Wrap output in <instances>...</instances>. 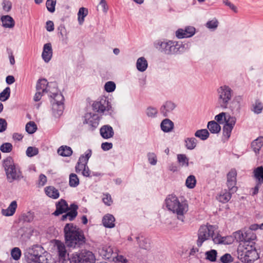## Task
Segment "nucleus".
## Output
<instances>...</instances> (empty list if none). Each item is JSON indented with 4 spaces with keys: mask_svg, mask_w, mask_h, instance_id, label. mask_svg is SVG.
<instances>
[{
    "mask_svg": "<svg viewBox=\"0 0 263 263\" xmlns=\"http://www.w3.org/2000/svg\"><path fill=\"white\" fill-rule=\"evenodd\" d=\"M3 26L6 28H12L14 26V21L9 15L3 16L1 18Z\"/></svg>",
    "mask_w": 263,
    "mask_h": 263,
    "instance_id": "cd10ccee",
    "label": "nucleus"
},
{
    "mask_svg": "<svg viewBox=\"0 0 263 263\" xmlns=\"http://www.w3.org/2000/svg\"><path fill=\"white\" fill-rule=\"evenodd\" d=\"M100 134L103 138L109 139L113 137L114 132L110 126L106 125L101 128Z\"/></svg>",
    "mask_w": 263,
    "mask_h": 263,
    "instance_id": "aec40b11",
    "label": "nucleus"
},
{
    "mask_svg": "<svg viewBox=\"0 0 263 263\" xmlns=\"http://www.w3.org/2000/svg\"><path fill=\"white\" fill-rule=\"evenodd\" d=\"M174 124L169 119H164L161 124V127L162 130L165 132H170L173 128Z\"/></svg>",
    "mask_w": 263,
    "mask_h": 263,
    "instance_id": "7c9ffc66",
    "label": "nucleus"
},
{
    "mask_svg": "<svg viewBox=\"0 0 263 263\" xmlns=\"http://www.w3.org/2000/svg\"><path fill=\"white\" fill-rule=\"evenodd\" d=\"M235 123L236 118L235 117L228 118V121L225 123L223 128V135L227 139L230 137Z\"/></svg>",
    "mask_w": 263,
    "mask_h": 263,
    "instance_id": "4468645a",
    "label": "nucleus"
},
{
    "mask_svg": "<svg viewBox=\"0 0 263 263\" xmlns=\"http://www.w3.org/2000/svg\"><path fill=\"white\" fill-rule=\"evenodd\" d=\"M115 219L114 217L110 214H107L104 216L102 222L105 227L113 228L115 226Z\"/></svg>",
    "mask_w": 263,
    "mask_h": 263,
    "instance_id": "a878e982",
    "label": "nucleus"
},
{
    "mask_svg": "<svg viewBox=\"0 0 263 263\" xmlns=\"http://www.w3.org/2000/svg\"><path fill=\"white\" fill-rule=\"evenodd\" d=\"M205 259L210 261L214 262L216 260L217 252L215 250H211L205 253Z\"/></svg>",
    "mask_w": 263,
    "mask_h": 263,
    "instance_id": "e433bc0d",
    "label": "nucleus"
},
{
    "mask_svg": "<svg viewBox=\"0 0 263 263\" xmlns=\"http://www.w3.org/2000/svg\"><path fill=\"white\" fill-rule=\"evenodd\" d=\"M46 28L48 31H52L54 30V24L52 21H48L46 22Z\"/></svg>",
    "mask_w": 263,
    "mask_h": 263,
    "instance_id": "0e129e2a",
    "label": "nucleus"
},
{
    "mask_svg": "<svg viewBox=\"0 0 263 263\" xmlns=\"http://www.w3.org/2000/svg\"><path fill=\"white\" fill-rule=\"evenodd\" d=\"M220 261L222 263H230L233 261V257L230 254H225L220 258Z\"/></svg>",
    "mask_w": 263,
    "mask_h": 263,
    "instance_id": "5fc2aeb1",
    "label": "nucleus"
},
{
    "mask_svg": "<svg viewBox=\"0 0 263 263\" xmlns=\"http://www.w3.org/2000/svg\"><path fill=\"white\" fill-rule=\"evenodd\" d=\"M37 129L36 125L34 122L30 121L26 125V130L29 134L34 133Z\"/></svg>",
    "mask_w": 263,
    "mask_h": 263,
    "instance_id": "c03bdc74",
    "label": "nucleus"
},
{
    "mask_svg": "<svg viewBox=\"0 0 263 263\" xmlns=\"http://www.w3.org/2000/svg\"><path fill=\"white\" fill-rule=\"evenodd\" d=\"M218 103L222 108H227L232 98V90L227 86H221L218 89Z\"/></svg>",
    "mask_w": 263,
    "mask_h": 263,
    "instance_id": "6e6552de",
    "label": "nucleus"
},
{
    "mask_svg": "<svg viewBox=\"0 0 263 263\" xmlns=\"http://www.w3.org/2000/svg\"><path fill=\"white\" fill-rule=\"evenodd\" d=\"M10 89L9 87H6L1 93H0V100L2 101H6L10 97Z\"/></svg>",
    "mask_w": 263,
    "mask_h": 263,
    "instance_id": "a18cd8bd",
    "label": "nucleus"
},
{
    "mask_svg": "<svg viewBox=\"0 0 263 263\" xmlns=\"http://www.w3.org/2000/svg\"><path fill=\"white\" fill-rule=\"evenodd\" d=\"M157 45V48L167 54L176 53L180 51V49L182 47L181 44L173 41L158 42Z\"/></svg>",
    "mask_w": 263,
    "mask_h": 263,
    "instance_id": "423d86ee",
    "label": "nucleus"
},
{
    "mask_svg": "<svg viewBox=\"0 0 263 263\" xmlns=\"http://www.w3.org/2000/svg\"><path fill=\"white\" fill-rule=\"evenodd\" d=\"M177 158H178V160L179 162L180 163V164L181 165H182V166H183V165L187 166L188 165L189 160L185 155H183V154L178 155Z\"/></svg>",
    "mask_w": 263,
    "mask_h": 263,
    "instance_id": "8fccbe9b",
    "label": "nucleus"
},
{
    "mask_svg": "<svg viewBox=\"0 0 263 263\" xmlns=\"http://www.w3.org/2000/svg\"><path fill=\"white\" fill-rule=\"evenodd\" d=\"M175 107V104L170 101L166 102L165 104L161 107V112L165 117L167 116L168 114L171 112Z\"/></svg>",
    "mask_w": 263,
    "mask_h": 263,
    "instance_id": "bb28decb",
    "label": "nucleus"
},
{
    "mask_svg": "<svg viewBox=\"0 0 263 263\" xmlns=\"http://www.w3.org/2000/svg\"><path fill=\"white\" fill-rule=\"evenodd\" d=\"M7 123L5 119H0V132L5 131L7 128Z\"/></svg>",
    "mask_w": 263,
    "mask_h": 263,
    "instance_id": "e2e57ef3",
    "label": "nucleus"
},
{
    "mask_svg": "<svg viewBox=\"0 0 263 263\" xmlns=\"http://www.w3.org/2000/svg\"><path fill=\"white\" fill-rule=\"evenodd\" d=\"M195 33V28L194 27L187 26L184 29H179L176 31V36L178 39L190 37Z\"/></svg>",
    "mask_w": 263,
    "mask_h": 263,
    "instance_id": "ddd939ff",
    "label": "nucleus"
},
{
    "mask_svg": "<svg viewBox=\"0 0 263 263\" xmlns=\"http://www.w3.org/2000/svg\"><path fill=\"white\" fill-rule=\"evenodd\" d=\"M48 83L46 79L39 80L36 84V91H40L43 92H47Z\"/></svg>",
    "mask_w": 263,
    "mask_h": 263,
    "instance_id": "f704fd0d",
    "label": "nucleus"
},
{
    "mask_svg": "<svg viewBox=\"0 0 263 263\" xmlns=\"http://www.w3.org/2000/svg\"><path fill=\"white\" fill-rule=\"evenodd\" d=\"M226 190H222L217 196V200L222 203L228 202L231 198V193Z\"/></svg>",
    "mask_w": 263,
    "mask_h": 263,
    "instance_id": "4be33fe9",
    "label": "nucleus"
},
{
    "mask_svg": "<svg viewBox=\"0 0 263 263\" xmlns=\"http://www.w3.org/2000/svg\"><path fill=\"white\" fill-rule=\"evenodd\" d=\"M137 68L140 71H145L147 67V62L146 59L143 57L139 58L137 61Z\"/></svg>",
    "mask_w": 263,
    "mask_h": 263,
    "instance_id": "2f4dec72",
    "label": "nucleus"
},
{
    "mask_svg": "<svg viewBox=\"0 0 263 263\" xmlns=\"http://www.w3.org/2000/svg\"><path fill=\"white\" fill-rule=\"evenodd\" d=\"M17 206L16 201H13L7 209L2 210V214L6 216L13 215L15 212Z\"/></svg>",
    "mask_w": 263,
    "mask_h": 263,
    "instance_id": "393cba45",
    "label": "nucleus"
},
{
    "mask_svg": "<svg viewBox=\"0 0 263 263\" xmlns=\"http://www.w3.org/2000/svg\"><path fill=\"white\" fill-rule=\"evenodd\" d=\"M238 258L246 263H252L259 258L252 243H240L237 249Z\"/></svg>",
    "mask_w": 263,
    "mask_h": 263,
    "instance_id": "7ed1b4c3",
    "label": "nucleus"
},
{
    "mask_svg": "<svg viewBox=\"0 0 263 263\" xmlns=\"http://www.w3.org/2000/svg\"><path fill=\"white\" fill-rule=\"evenodd\" d=\"M196 184V179L195 177L193 175L189 176L185 182V184L186 186L189 189H193Z\"/></svg>",
    "mask_w": 263,
    "mask_h": 263,
    "instance_id": "58836bf2",
    "label": "nucleus"
},
{
    "mask_svg": "<svg viewBox=\"0 0 263 263\" xmlns=\"http://www.w3.org/2000/svg\"><path fill=\"white\" fill-rule=\"evenodd\" d=\"M262 109V105L261 103L256 102L254 106V111L255 112L259 114L261 112Z\"/></svg>",
    "mask_w": 263,
    "mask_h": 263,
    "instance_id": "052dcab7",
    "label": "nucleus"
},
{
    "mask_svg": "<svg viewBox=\"0 0 263 263\" xmlns=\"http://www.w3.org/2000/svg\"><path fill=\"white\" fill-rule=\"evenodd\" d=\"M55 246L58 250L60 261L64 263L65 261L69 259L66 247L63 242L59 240H56Z\"/></svg>",
    "mask_w": 263,
    "mask_h": 263,
    "instance_id": "f8f14e48",
    "label": "nucleus"
},
{
    "mask_svg": "<svg viewBox=\"0 0 263 263\" xmlns=\"http://www.w3.org/2000/svg\"><path fill=\"white\" fill-rule=\"evenodd\" d=\"M55 0H47L46 3L48 10L51 12H53L55 10Z\"/></svg>",
    "mask_w": 263,
    "mask_h": 263,
    "instance_id": "3c124183",
    "label": "nucleus"
},
{
    "mask_svg": "<svg viewBox=\"0 0 263 263\" xmlns=\"http://www.w3.org/2000/svg\"><path fill=\"white\" fill-rule=\"evenodd\" d=\"M237 172L235 169H232L227 174V185L229 191L233 193L236 192L237 187L236 185Z\"/></svg>",
    "mask_w": 263,
    "mask_h": 263,
    "instance_id": "9d476101",
    "label": "nucleus"
},
{
    "mask_svg": "<svg viewBox=\"0 0 263 263\" xmlns=\"http://www.w3.org/2000/svg\"><path fill=\"white\" fill-rule=\"evenodd\" d=\"M185 145L187 149H193L196 145V140L194 138H189L185 140Z\"/></svg>",
    "mask_w": 263,
    "mask_h": 263,
    "instance_id": "79ce46f5",
    "label": "nucleus"
},
{
    "mask_svg": "<svg viewBox=\"0 0 263 263\" xmlns=\"http://www.w3.org/2000/svg\"><path fill=\"white\" fill-rule=\"evenodd\" d=\"M42 57L44 61L48 63L52 57V49L51 43H46L44 45Z\"/></svg>",
    "mask_w": 263,
    "mask_h": 263,
    "instance_id": "dca6fc26",
    "label": "nucleus"
},
{
    "mask_svg": "<svg viewBox=\"0 0 263 263\" xmlns=\"http://www.w3.org/2000/svg\"><path fill=\"white\" fill-rule=\"evenodd\" d=\"M11 254L14 259L18 260L21 256V251L18 248H14L12 250Z\"/></svg>",
    "mask_w": 263,
    "mask_h": 263,
    "instance_id": "09e8293b",
    "label": "nucleus"
},
{
    "mask_svg": "<svg viewBox=\"0 0 263 263\" xmlns=\"http://www.w3.org/2000/svg\"><path fill=\"white\" fill-rule=\"evenodd\" d=\"M104 87L107 92H110L114 91L116 88V85L114 82L109 81L105 84Z\"/></svg>",
    "mask_w": 263,
    "mask_h": 263,
    "instance_id": "864d4df0",
    "label": "nucleus"
},
{
    "mask_svg": "<svg viewBox=\"0 0 263 263\" xmlns=\"http://www.w3.org/2000/svg\"><path fill=\"white\" fill-rule=\"evenodd\" d=\"M4 166L6 172L8 179L10 182L17 179L21 176V173L17 169L11 158H7L4 160Z\"/></svg>",
    "mask_w": 263,
    "mask_h": 263,
    "instance_id": "39448f33",
    "label": "nucleus"
},
{
    "mask_svg": "<svg viewBox=\"0 0 263 263\" xmlns=\"http://www.w3.org/2000/svg\"><path fill=\"white\" fill-rule=\"evenodd\" d=\"M112 144L111 143L104 142L101 145L102 148L104 151H108L111 148Z\"/></svg>",
    "mask_w": 263,
    "mask_h": 263,
    "instance_id": "69168bd1",
    "label": "nucleus"
},
{
    "mask_svg": "<svg viewBox=\"0 0 263 263\" xmlns=\"http://www.w3.org/2000/svg\"><path fill=\"white\" fill-rule=\"evenodd\" d=\"M64 106L61 101L54 99L52 102V111L55 116H60L63 113Z\"/></svg>",
    "mask_w": 263,
    "mask_h": 263,
    "instance_id": "6ab92c4d",
    "label": "nucleus"
},
{
    "mask_svg": "<svg viewBox=\"0 0 263 263\" xmlns=\"http://www.w3.org/2000/svg\"><path fill=\"white\" fill-rule=\"evenodd\" d=\"M148 160L151 164H152L153 165H155L156 164L157 158H156V156L155 155V154H154V153L149 154L148 155Z\"/></svg>",
    "mask_w": 263,
    "mask_h": 263,
    "instance_id": "bf43d9fd",
    "label": "nucleus"
},
{
    "mask_svg": "<svg viewBox=\"0 0 263 263\" xmlns=\"http://www.w3.org/2000/svg\"><path fill=\"white\" fill-rule=\"evenodd\" d=\"M137 240L139 244L140 248L144 249H147L150 247V241L148 238L143 236H139L137 237Z\"/></svg>",
    "mask_w": 263,
    "mask_h": 263,
    "instance_id": "c756f323",
    "label": "nucleus"
},
{
    "mask_svg": "<svg viewBox=\"0 0 263 263\" xmlns=\"http://www.w3.org/2000/svg\"><path fill=\"white\" fill-rule=\"evenodd\" d=\"M117 263H126L127 260L122 255H117L116 257Z\"/></svg>",
    "mask_w": 263,
    "mask_h": 263,
    "instance_id": "774afa93",
    "label": "nucleus"
},
{
    "mask_svg": "<svg viewBox=\"0 0 263 263\" xmlns=\"http://www.w3.org/2000/svg\"><path fill=\"white\" fill-rule=\"evenodd\" d=\"M47 182V178L46 177L43 175V174H41L40 175V177H39V184L42 185V186H43L45 185V184Z\"/></svg>",
    "mask_w": 263,
    "mask_h": 263,
    "instance_id": "338daca9",
    "label": "nucleus"
},
{
    "mask_svg": "<svg viewBox=\"0 0 263 263\" xmlns=\"http://www.w3.org/2000/svg\"><path fill=\"white\" fill-rule=\"evenodd\" d=\"M68 206L65 200L61 199L56 204V210L53 213V214L55 216H58L63 213L66 212L68 210Z\"/></svg>",
    "mask_w": 263,
    "mask_h": 263,
    "instance_id": "a211bd4d",
    "label": "nucleus"
},
{
    "mask_svg": "<svg viewBox=\"0 0 263 263\" xmlns=\"http://www.w3.org/2000/svg\"><path fill=\"white\" fill-rule=\"evenodd\" d=\"M222 2L226 5L229 6L230 8L234 12H237V8L233 4H232L229 0H222Z\"/></svg>",
    "mask_w": 263,
    "mask_h": 263,
    "instance_id": "680f3d73",
    "label": "nucleus"
},
{
    "mask_svg": "<svg viewBox=\"0 0 263 263\" xmlns=\"http://www.w3.org/2000/svg\"><path fill=\"white\" fill-rule=\"evenodd\" d=\"M195 136L200 138L201 140H205L209 136V133L206 129L197 130L195 134Z\"/></svg>",
    "mask_w": 263,
    "mask_h": 263,
    "instance_id": "a19ab883",
    "label": "nucleus"
},
{
    "mask_svg": "<svg viewBox=\"0 0 263 263\" xmlns=\"http://www.w3.org/2000/svg\"><path fill=\"white\" fill-rule=\"evenodd\" d=\"M253 176L256 182L263 183V166H258L253 171Z\"/></svg>",
    "mask_w": 263,
    "mask_h": 263,
    "instance_id": "b1692460",
    "label": "nucleus"
},
{
    "mask_svg": "<svg viewBox=\"0 0 263 263\" xmlns=\"http://www.w3.org/2000/svg\"><path fill=\"white\" fill-rule=\"evenodd\" d=\"M39 153L38 149L35 147L29 146L26 151V155L29 157L36 155Z\"/></svg>",
    "mask_w": 263,
    "mask_h": 263,
    "instance_id": "49530a36",
    "label": "nucleus"
},
{
    "mask_svg": "<svg viewBox=\"0 0 263 263\" xmlns=\"http://www.w3.org/2000/svg\"><path fill=\"white\" fill-rule=\"evenodd\" d=\"M46 195L52 199H57L60 196L59 191L53 186H48L45 188Z\"/></svg>",
    "mask_w": 263,
    "mask_h": 263,
    "instance_id": "412c9836",
    "label": "nucleus"
},
{
    "mask_svg": "<svg viewBox=\"0 0 263 263\" xmlns=\"http://www.w3.org/2000/svg\"><path fill=\"white\" fill-rule=\"evenodd\" d=\"M251 145L254 151L257 153L263 145V137L257 138L253 141Z\"/></svg>",
    "mask_w": 263,
    "mask_h": 263,
    "instance_id": "c9c22d12",
    "label": "nucleus"
},
{
    "mask_svg": "<svg viewBox=\"0 0 263 263\" xmlns=\"http://www.w3.org/2000/svg\"><path fill=\"white\" fill-rule=\"evenodd\" d=\"M218 21L217 19L214 18L211 21H208L206 23V27L210 29H215L217 28L218 25Z\"/></svg>",
    "mask_w": 263,
    "mask_h": 263,
    "instance_id": "de8ad7c7",
    "label": "nucleus"
},
{
    "mask_svg": "<svg viewBox=\"0 0 263 263\" xmlns=\"http://www.w3.org/2000/svg\"><path fill=\"white\" fill-rule=\"evenodd\" d=\"M70 261V263H95L96 258L92 252L83 250L79 254H73Z\"/></svg>",
    "mask_w": 263,
    "mask_h": 263,
    "instance_id": "0eeeda50",
    "label": "nucleus"
},
{
    "mask_svg": "<svg viewBox=\"0 0 263 263\" xmlns=\"http://www.w3.org/2000/svg\"><path fill=\"white\" fill-rule=\"evenodd\" d=\"M79 183V179L75 174H71L69 176V185L72 187L77 186Z\"/></svg>",
    "mask_w": 263,
    "mask_h": 263,
    "instance_id": "37998d69",
    "label": "nucleus"
},
{
    "mask_svg": "<svg viewBox=\"0 0 263 263\" xmlns=\"http://www.w3.org/2000/svg\"><path fill=\"white\" fill-rule=\"evenodd\" d=\"M235 239L240 242V243H245L250 244L253 243L251 240H254L256 238L255 235L251 231H247L243 232L242 231H238L234 233Z\"/></svg>",
    "mask_w": 263,
    "mask_h": 263,
    "instance_id": "1a4fd4ad",
    "label": "nucleus"
},
{
    "mask_svg": "<svg viewBox=\"0 0 263 263\" xmlns=\"http://www.w3.org/2000/svg\"><path fill=\"white\" fill-rule=\"evenodd\" d=\"M216 229L215 226L209 223L201 225L198 231L197 246L200 247L204 241L211 238Z\"/></svg>",
    "mask_w": 263,
    "mask_h": 263,
    "instance_id": "20e7f679",
    "label": "nucleus"
},
{
    "mask_svg": "<svg viewBox=\"0 0 263 263\" xmlns=\"http://www.w3.org/2000/svg\"><path fill=\"white\" fill-rule=\"evenodd\" d=\"M211 238L215 243L229 244L232 242V238L231 236L222 237L219 234H215L214 233Z\"/></svg>",
    "mask_w": 263,
    "mask_h": 263,
    "instance_id": "f3484780",
    "label": "nucleus"
},
{
    "mask_svg": "<svg viewBox=\"0 0 263 263\" xmlns=\"http://www.w3.org/2000/svg\"><path fill=\"white\" fill-rule=\"evenodd\" d=\"M94 110L99 113H103L105 111H109L111 108V105L106 98H102L99 101H96L92 104Z\"/></svg>",
    "mask_w": 263,
    "mask_h": 263,
    "instance_id": "9b49d317",
    "label": "nucleus"
},
{
    "mask_svg": "<svg viewBox=\"0 0 263 263\" xmlns=\"http://www.w3.org/2000/svg\"><path fill=\"white\" fill-rule=\"evenodd\" d=\"M58 153L64 157H68L71 155L72 151L71 148L67 146H61L58 150Z\"/></svg>",
    "mask_w": 263,
    "mask_h": 263,
    "instance_id": "473e14b6",
    "label": "nucleus"
},
{
    "mask_svg": "<svg viewBox=\"0 0 263 263\" xmlns=\"http://www.w3.org/2000/svg\"><path fill=\"white\" fill-rule=\"evenodd\" d=\"M102 200L103 202L107 205H110L112 203L111 196L108 194H104V197Z\"/></svg>",
    "mask_w": 263,
    "mask_h": 263,
    "instance_id": "6e6d98bb",
    "label": "nucleus"
},
{
    "mask_svg": "<svg viewBox=\"0 0 263 263\" xmlns=\"http://www.w3.org/2000/svg\"><path fill=\"white\" fill-rule=\"evenodd\" d=\"M88 14V10L84 7H82L79 9L78 12V21L80 24H82L84 20V17Z\"/></svg>",
    "mask_w": 263,
    "mask_h": 263,
    "instance_id": "ea45409f",
    "label": "nucleus"
},
{
    "mask_svg": "<svg viewBox=\"0 0 263 263\" xmlns=\"http://www.w3.org/2000/svg\"><path fill=\"white\" fill-rule=\"evenodd\" d=\"M146 114L148 117H154L157 114V110L155 108L149 107L147 109Z\"/></svg>",
    "mask_w": 263,
    "mask_h": 263,
    "instance_id": "4d7b16f0",
    "label": "nucleus"
},
{
    "mask_svg": "<svg viewBox=\"0 0 263 263\" xmlns=\"http://www.w3.org/2000/svg\"><path fill=\"white\" fill-rule=\"evenodd\" d=\"M0 149L3 153H9L12 149V145L10 143H5L1 145Z\"/></svg>",
    "mask_w": 263,
    "mask_h": 263,
    "instance_id": "603ef678",
    "label": "nucleus"
},
{
    "mask_svg": "<svg viewBox=\"0 0 263 263\" xmlns=\"http://www.w3.org/2000/svg\"><path fill=\"white\" fill-rule=\"evenodd\" d=\"M208 128L213 134L218 133L221 130L220 126L215 121H212L208 123Z\"/></svg>",
    "mask_w": 263,
    "mask_h": 263,
    "instance_id": "72a5a7b5",
    "label": "nucleus"
},
{
    "mask_svg": "<svg viewBox=\"0 0 263 263\" xmlns=\"http://www.w3.org/2000/svg\"><path fill=\"white\" fill-rule=\"evenodd\" d=\"M165 204L168 210L176 213L179 219L183 220L184 215L188 211L186 203L180 202L177 197L170 195L165 199Z\"/></svg>",
    "mask_w": 263,
    "mask_h": 263,
    "instance_id": "f03ea898",
    "label": "nucleus"
},
{
    "mask_svg": "<svg viewBox=\"0 0 263 263\" xmlns=\"http://www.w3.org/2000/svg\"><path fill=\"white\" fill-rule=\"evenodd\" d=\"M29 263H41L42 261H45L46 257L42 255H38L34 254H30L28 257Z\"/></svg>",
    "mask_w": 263,
    "mask_h": 263,
    "instance_id": "c85d7f7f",
    "label": "nucleus"
},
{
    "mask_svg": "<svg viewBox=\"0 0 263 263\" xmlns=\"http://www.w3.org/2000/svg\"><path fill=\"white\" fill-rule=\"evenodd\" d=\"M234 118L231 117L229 115H227L225 112H221L219 114L216 115L215 117V119L220 124L226 123L228 121V118Z\"/></svg>",
    "mask_w": 263,
    "mask_h": 263,
    "instance_id": "4c0bfd02",
    "label": "nucleus"
},
{
    "mask_svg": "<svg viewBox=\"0 0 263 263\" xmlns=\"http://www.w3.org/2000/svg\"><path fill=\"white\" fill-rule=\"evenodd\" d=\"M2 5L3 9L6 11H9L11 8V3L9 1L4 0Z\"/></svg>",
    "mask_w": 263,
    "mask_h": 263,
    "instance_id": "13d9d810",
    "label": "nucleus"
},
{
    "mask_svg": "<svg viewBox=\"0 0 263 263\" xmlns=\"http://www.w3.org/2000/svg\"><path fill=\"white\" fill-rule=\"evenodd\" d=\"M64 233L66 243L69 247H79L85 241L82 231L72 223H68L65 226Z\"/></svg>",
    "mask_w": 263,
    "mask_h": 263,
    "instance_id": "f257e3e1",
    "label": "nucleus"
},
{
    "mask_svg": "<svg viewBox=\"0 0 263 263\" xmlns=\"http://www.w3.org/2000/svg\"><path fill=\"white\" fill-rule=\"evenodd\" d=\"M71 206L72 209L67 213L62 216L61 218L62 220L64 221L68 219L69 220L71 221L77 216L78 206L76 205H72Z\"/></svg>",
    "mask_w": 263,
    "mask_h": 263,
    "instance_id": "5701e85b",
    "label": "nucleus"
},
{
    "mask_svg": "<svg viewBox=\"0 0 263 263\" xmlns=\"http://www.w3.org/2000/svg\"><path fill=\"white\" fill-rule=\"evenodd\" d=\"M99 254L105 259H109L111 257H115L114 255L113 249L111 246L107 245H102L98 251Z\"/></svg>",
    "mask_w": 263,
    "mask_h": 263,
    "instance_id": "2eb2a0df",
    "label": "nucleus"
}]
</instances>
